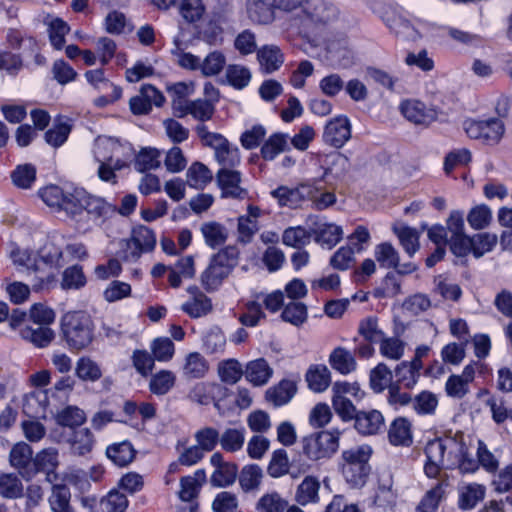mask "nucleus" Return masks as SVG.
I'll return each mask as SVG.
<instances>
[{
  "instance_id": "1",
  "label": "nucleus",
  "mask_w": 512,
  "mask_h": 512,
  "mask_svg": "<svg viewBox=\"0 0 512 512\" xmlns=\"http://www.w3.org/2000/svg\"><path fill=\"white\" fill-rule=\"evenodd\" d=\"M94 325L91 317L82 311H71L61 318V332L70 349L82 350L93 341Z\"/></svg>"
},
{
  "instance_id": "2",
  "label": "nucleus",
  "mask_w": 512,
  "mask_h": 512,
  "mask_svg": "<svg viewBox=\"0 0 512 512\" xmlns=\"http://www.w3.org/2000/svg\"><path fill=\"white\" fill-rule=\"evenodd\" d=\"M371 455L372 449L368 445L353 447L342 452V474L352 488H360L366 483L370 472Z\"/></svg>"
},
{
  "instance_id": "3",
  "label": "nucleus",
  "mask_w": 512,
  "mask_h": 512,
  "mask_svg": "<svg viewBox=\"0 0 512 512\" xmlns=\"http://www.w3.org/2000/svg\"><path fill=\"white\" fill-rule=\"evenodd\" d=\"M238 264V251L226 247L216 253L201 274V284L207 291H215Z\"/></svg>"
},
{
  "instance_id": "4",
  "label": "nucleus",
  "mask_w": 512,
  "mask_h": 512,
  "mask_svg": "<svg viewBox=\"0 0 512 512\" xmlns=\"http://www.w3.org/2000/svg\"><path fill=\"white\" fill-rule=\"evenodd\" d=\"M338 430L320 431L302 438V453L311 461L331 458L339 448Z\"/></svg>"
},
{
  "instance_id": "5",
  "label": "nucleus",
  "mask_w": 512,
  "mask_h": 512,
  "mask_svg": "<svg viewBox=\"0 0 512 512\" xmlns=\"http://www.w3.org/2000/svg\"><path fill=\"white\" fill-rule=\"evenodd\" d=\"M463 129L470 139L481 141L486 145H496L503 138L505 125L500 118L484 120L466 119Z\"/></svg>"
},
{
  "instance_id": "6",
  "label": "nucleus",
  "mask_w": 512,
  "mask_h": 512,
  "mask_svg": "<svg viewBox=\"0 0 512 512\" xmlns=\"http://www.w3.org/2000/svg\"><path fill=\"white\" fill-rule=\"evenodd\" d=\"M306 21L314 24H328L337 19L338 8L326 0H306L302 6Z\"/></svg>"
},
{
  "instance_id": "7",
  "label": "nucleus",
  "mask_w": 512,
  "mask_h": 512,
  "mask_svg": "<svg viewBox=\"0 0 512 512\" xmlns=\"http://www.w3.org/2000/svg\"><path fill=\"white\" fill-rule=\"evenodd\" d=\"M30 445L25 442L15 444L9 454V461L12 467L17 469L21 476L29 480L36 475V468L33 467L34 458Z\"/></svg>"
},
{
  "instance_id": "8",
  "label": "nucleus",
  "mask_w": 512,
  "mask_h": 512,
  "mask_svg": "<svg viewBox=\"0 0 512 512\" xmlns=\"http://www.w3.org/2000/svg\"><path fill=\"white\" fill-rule=\"evenodd\" d=\"M351 138V124L348 117L340 115L325 126L323 140L335 148H341Z\"/></svg>"
},
{
  "instance_id": "9",
  "label": "nucleus",
  "mask_w": 512,
  "mask_h": 512,
  "mask_svg": "<svg viewBox=\"0 0 512 512\" xmlns=\"http://www.w3.org/2000/svg\"><path fill=\"white\" fill-rule=\"evenodd\" d=\"M216 180L224 198L244 199L247 190L240 186L241 173L234 169L221 168L216 174Z\"/></svg>"
},
{
  "instance_id": "10",
  "label": "nucleus",
  "mask_w": 512,
  "mask_h": 512,
  "mask_svg": "<svg viewBox=\"0 0 512 512\" xmlns=\"http://www.w3.org/2000/svg\"><path fill=\"white\" fill-rule=\"evenodd\" d=\"M227 389L218 383L198 382L190 390L188 397L191 401L200 405L214 406L219 409V399L226 395Z\"/></svg>"
},
{
  "instance_id": "11",
  "label": "nucleus",
  "mask_w": 512,
  "mask_h": 512,
  "mask_svg": "<svg viewBox=\"0 0 512 512\" xmlns=\"http://www.w3.org/2000/svg\"><path fill=\"white\" fill-rule=\"evenodd\" d=\"M115 145L112 138H99L96 140L94 156L99 163L98 176L102 181L116 182V174L112 167V157L102 154L103 149L112 148Z\"/></svg>"
},
{
  "instance_id": "12",
  "label": "nucleus",
  "mask_w": 512,
  "mask_h": 512,
  "mask_svg": "<svg viewBox=\"0 0 512 512\" xmlns=\"http://www.w3.org/2000/svg\"><path fill=\"white\" fill-rule=\"evenodd\" d=\"M96 439L89 428L73 429L67 437L70 453L74 456H86L94 448Z\"/></svg>"
},
{
  "instance_id": "13",
  "label": "nucleus",
  "mask_w": 512,
  "mask_h": 512,
  "mask_svg": "<svg viewBox=\"0 0 512 512\" xmlns=\"http://www.w3.org/2000/svg\"><path fill=\"white\" fill-rule=\"evenodd\" d=\"M400 111L408 121L417 125H428L436 117L434 112L427 109L424 103L414 99L402 101Z\"/></svg>"
},
{
  "instance_id": "14",
  "label": "nucleus",
  "mask_w": 512,
  "mask_h": 512,
  "mask_svg": "<svg viewBox=\"0 0 512 512\" xmlns=\"http://www.w3.org/2000/svg\"><path fill=\"white\" fill-rule=\"evenodd\" d=\"M191 299L183 303L181 306L182 311L192 318H200L207 315L212 310V303L203 292L196 286L188 288Z\"/></svg>"
},
{
  "instance_id": "15",
  "label": "nucleus",
  "mask_w": 512,
  "mask_h": 512,
  "mask_svg": "<svg viewBox=\"0 0 512 512\" xmlns=\"http://www.w3.org/2000/svg\"><path fill=\"white\" fill-rule=\"evenodd\" d=\"M320 488L321 484L318 477L313 475L305 476L296 488L294 496L295 502L301 506L318 503L320 500Z\"/></svg>"
},
{
  "instance_id": "16",
  "label": "nucleus",
  "mask_w": 512,
  "mask_h": 512,
  "mask_svg": "<svg viewBox=\"0 0 512 512\" xmlns=\"http://www.w3.org/2000/svg\"><path fill=\"white\" fill-rule=\"evenodd\" d=\"M354 420L356 430L362 435H375L384 427V417L378 410L359 411Z\"/></svg>"
},
{
  "instance_id": "17",
  "label": "nucleus",
  "mask_w": 512,
  "mask_h": 512,
  "mask_svg": "<svg viewBox=\"0 0 512 512\" xmlns=\"http://www.w3.org/2000/svg\"><path fill=\"white\" fill-rule=\"evenodd\" d=\"M274 0H248L247 13L251 21L258 24H270L275 19Z\"/></svg>"
},
{
  "instance_id": "18",
  "label": "nucleus",
  "mask_w": 512,
  "mask_h": 512,
  "mask_svg": "<svg viewBox=\"0 0 512 512\" xmlns=\"http://www.w3.org/2000/svg\"><path fill=\"white\" fill-rule=\"evenodd\" d=\"M244 375L246 380L254 386H263L268 383L272 377L273 369L270 367L267 360L258 358L246 364Z\"/></svg>"
},
{
  "instance_id": "19",
  "label": "nucleus",
  "mask_w": 512,
  "mask_h": 512,
  "mask_svg": "<svg viewBox=\"0 0 512 512\" xmlns=\"http://www.w3.org/2000/svg\"><path fill=\"white\" fill-rule=\"evenodd\" d=\"M257 59L262 72L270 74L278 70L284 62V55L276 45H264L257 51Z\"/></svg>"
},
{
  "instance_id": "20",
  "label": "nucleus",
  "mask_w": 512,
  "mask_h": 512,
  "mask_svg": "<svg viewBox=\"0 0 512 512\" xmlns=\"http://www.w3.org/2000/svg\"><path fill=\"white\" fill-rule=\"evenodd\" d=\"M297 392V386L294 381L283 379L277 385L270 387L265 394L266 400L275 407H280L294 397Z\"/></svg>"
},
{
  "instance_id": "21",
  "label": "nucleus",
  "mask_w": 512,
  "mask_h": 512,
  "mask_svg": "<svg viewBox=\"0 0 512 512\" xmlns=\"http://www.w3.org/2000/svg\"><path fill=\"white\" fill-rule=\"evenodd\" d=\"M213 149L215 159L222 168L233 169L240 164L241 157L238 147L231 145L224 136Z\"/></svg>"
},
{
  "instance_id": "22",
  "label": "nucleus",
  "mask_w": 512,
  "mask_h": 512,
  "mask_svg": "<svg viewBox=\"0 0 512 512\" xmlns=\"http://www.w3.org/2000/svg\"><path fill=\"white\" fill-rule=\"evenodd\" d=\"M329 364L342 375H348L357 368L354 354L344 347H336L329 355Z\"/></svg>"
},
{
  "instance_id": "23",
  "label": "nucleus",
  "mask_w": 512,
  "mask_h": 512,
  "mask_svg": "<svg viewBox=\"0 0 512 512\" xmlns=\"http://www.w3.org/2000/svg\"><path fill=\"white\" fill-rule=\"evenodd\" d=\"M136 450L128 440L113 443L106 448V456L117 466H128L136 456Z\"/></svg>"
},
{
  "instance_id": "24",
  "label": "nucleus",
  "mask_w": 512,
  "mask_h": 512,
  "mask_svg": "<svg viewBox=\"0 0 512 512\" xmlns=\"http://www.w3.org/2000/svg\"><path fill=\"white\" fill-rule=\"evenodd\" d=\"M20 336L23 340L37 348H45L54 340L55 333L50 327L40 325L33 327L28 325L21 328Z\"/></svg>"
},
{
  "instance_id": "25",
  "label": "nucleus",
  "mask_w": 512,
  "mask_h": 512,
  "mask_svg": "<svg viewBox=\"0 0 512 512\" xmlns=\"http://www.w3.org/2000/svg\"><path fill=\"white\" fill-rule=\"evenodd\" d=\"M388 438L392 445L410 446L413 441L410 421L404 417L396 418L390 425Z\"/></svg>"
},
{
  "instance_id": "26",
  "label": "nucleus",
  "mask_w": 512,
  "mask_h": 512,
  "mask_svg": "<svg viewBox=\"0 0 512 512\" xmlns=\"http://www.w3.org/2000/svg\"><path fill=\"white\" fill-rule=\"evenodd\" d=\"M48 503L52 512H75L71 505L70 489L64 484L52 486Z\"/></svg>"
},
{
  "instance_id": "27",
  "label": "nucleus",
  "mask_w": 512,
  "mask_h": 512,
  "mask_svg": "<svg viewBox=\"0 0 512 512\" xmlns=\"http://www.w3.org/2000/svg\"><path fill=\"white\" fill-rule=\"evenodd\" d=\"M182 370L185 378L200 379L207 374L209 363L199 352H191L185 357Z\"/></svg>"
},
{
  "instance_id": "28",
  "label": "nucleus",
  "mask_w": 512,
  "mask_h": 512,
  "mask_svg": "<svg viewBox=\"0 0 512 512\" xmlns=\"http://www.w3.org/2000/svg\"><path fill=\"white\" fill-rule=\"evenodd\" d=\"M287 150H289L288 135L284 133H274L265 140L260 153L264 160L272 161L279 154Z\"/></svg>"
},
{
  "instance_id": "29",
  "label": "nucleus",
  "mask_w": 512,
  "mask_h": 512,
  "mask_svg": "<svg viewBox=\"0 0 512 512\" xmlns=\"http://www.w3.org/2000/svg\"><path fill=\"white\" fill-rule=\"evenodd\" d=\"M84 212L94 219L106 218L116 212V207L106 202L103 198L88 194L85 191Z\"/></svg>"
},
{
  "instance_id": "30",
  "label": "nucleus",
  "mask_w": 512,
  "mask_h": 512,
  "mask_svg": "<svg viewBox=\"0 0 512 512\" xmlns=\"http://www.w3.org/2000/svg\"><path fill=\"white\" fill-rule=\"evenodd\" d=\"M314 234L316 242L332 248L341 240L343 231L338 225L319 222L316 224Z\"/></svg>"
},
{
  "instance_id": "31",
  "label": "nucleus",
  "mask_w": 512,
  "mask_h": 512,
  "mask_svg": "<svg viewBox=\"0 0 512 512\" xmlns=\"http://www.w3.org/2000/svg\"><path fill=\"white\" fill-rule=\"evenodd\" d=\"M200 231L204 237L205 243L211 248L221 246L227 240V230L218 222H204L201 225Z\"/></svg>"
},
{
  "instance_id": "32",
  "label": "nucleus",
  "mask_w": 512,
  "mask_h": 512,
  "mask_svg": "<svg viewBox=\"0 0 512 512\" xmlns=\"http://www.w3.org/2000/svg\"><path fill=\"white\" fill-rule=\"evenodd\" d=\"M482 393L489 396L485 401V405L490 409L492 419L495 423L502 424L507 419L512 420V409L507 406L503 397L490 395L488 390H484Z\"/></svg>"
},
{
  "instance_id": "33",
  "label": "nucleus",
  "mask_w": 512,
  "mask_h": 512,
  "mask_svg": "<svg viewBox=\"0 0 512 512\" xmlns=\"http://www.w3.org/2000/svg\"><path fill=\"white\" fill-rule=\"evenodd\" d=\"M308 386L314 392H323L331 382V372L325 365L311 367L306 374Z\"/></svg>"
},
{
  "instance_id": "34",
  "label": "nucleus",
  "mask_w": 512,
  "mask_h": 512,
  "mask_svg": "<svg viewBox=\"0 0 512 512\" xmlns=\"http://www.w3.org/2000/svg\"><path fill=\"white\" fill-rule=\"evenodd\" d=\"M485 497V487L471 483L460 489L459 508L462 510L473 509Z\"/></svg>"
},
{
  "instance_id": "35",
  "label": "nucleus",
  "mask_w": 512,
  "mask_h": 512,
  "mask_svg": "<svg viewBox=\"0 0 512 512\" xmlns=\"http://www.w3.org/2000/svg\"><path fill=\"white\" fill-rule=\"evenodd\" d=\"M422 366H418L411 361H403L395 368L397 382L406 388H413L421 375Z\"/></svg>"
},
{
  "instance_id": "36",
  "label": "nucleus",
  "mask_w": 512,
  "mask_h": 512,
  "mask_svg": "<svg viewBox=\"0 0 512 512\" xmlns=\"http://www.w3.org/2000/svg\"><path fill=\"white\" fill-rule=\"evenodd\" d=\"M75 373L79 379L88 382H96L102 377L99 364L88 356L80 357L77 360Z\"/></svg>"
},
{
  "instance_id": "37",
  "label": "nucleus",
  "mask_w": 512,
  "mask_h": 512,
  "mask_svg": "<svg viewBox=\"0 0 512 512\" xmlns=\"http://www.w3.org/2000/svg\"><path fill=\"white\" fill-rule=\"evenodd\" d=\"M176 376L170 370H161L152 375L149 382L151 393L157 396L167 394L175 385Z\"/></svg>"
},
{
  "instance_id": "38",
  "label": "nucleus",
  "mask_w": 512,
  "mask_h": 512,
  "mask_svg": "<svg viewBox=\"0 0 512 512\" xmlns=\"http://www.w3.org/2000/svg\"><path fill=\"white\" fill-rule=\"evenodd\" d=\"M187 183L196 189H203L212 180L210 169L200 162L193 163L187 170Z\"/></svg>"
},
{
  "instance_id": "39",
  "label": "nucleus",
  "mask_w": 512,
  "mask_h": 512,
  "mask_svg": "<svg viewBox=\"0 0 512 512\" xmlns=\"http://www.w3.org/2000/svg\"><path fill=\"white\" fill-rule=\"evenodd\" d=\"M84 190H75L73 193L66 194L65 200L60 210H63L71 219L79 221L84 214Z\"/></svg>"
},
{
  "instance_id": "40",
  "label": "nucleus",
  "mask_w": 512,
  "mask_h": 512,
  "mask_svg": "<svg viewBox=\"0 0 512 512\" xmlns=\"http://www.w3.org/2000/svg\"><path fill=\"white\" fill-rule=\"evenodd\" d=\"M86 421L85 412L77 406L69 405L63 408L56 415V422L63 426L69 427L72 430L80 427Z\"/></svg>"
},
{
  "instance_id": "41",
  "label": "nucleus",
  "mask_w": 512,
  "mask_h": 512,
  "mask_svg": "<svg viewBox=\"0 0 512 512\" xmlns=\"http://www.w3.org/2000/svg\"><path fill=\"white\" fill-rule=\"evenodd\" d=\"M400 243L409 256H413L419 249V233L415 228L406 225L393 228Z\"/></svg>"
},
{
  "instance_id": "42",
  "label": "nucleus",
  "mask_w": 512,
  "mask_h": 512,
  "mask_svg": "<svg viewBox=\"0 0 512 512\" xmlns=\"http://www.w3.org/2000/svg\"><path fill=\"white\" fill-rule=\"evenodd\" d=\"M23 494V484L17 475L4 473L0 475V495L6 499H16Z\"/></svg>"
},
{
  "instance_id": "43",
  "label": "nucleus",
  "mask_w": 512,
  "mask_h": 512,
  "mask_svg": "<svg viewBox=\"0 0 512 512\" xmlns=\"http://www.w3.org/2000/svg\"><path fill=\"white\" fill-rule=\"evenodd\" d=\"M290 463L288 453L284 449H277L272 453L267 467V473L272 478H280L290 473Z\"/></svg>"
},
{
  "instance_id": "44",
  "label": "nucleus",
  "mask_w": 512,
  "mask_h": 512,
  "mask_svg": "<svg viewBox=\"0 0 512 512\" xmlns=\"http://www.w3.org/2000/svg\"><path fill=\"white\" fill-rule=\"evenodd\" d=\"M132 242L139 250L136 256L138 257L143 252H150L156 245V237L150 228L140 226L133 230Z\"/></svg>"
},
{
  "instance_id": "45",
  "label": "nucleus",
  "mask_w": 512,
  "mask_h": 512,
  "mask_svg": "<svg viewBox=\"0 0 512 512\" xmlns=\"http://www.w3.org/2000/svg\"><path fill=\"white\" fill-rule=\"evenodd\" d=\"M160 151L156 148H143L136 155L134 166L141 173L160 166Z\"/></svg>"
},
{
  "instance_id": "46",
  "label": "nucleus",
  "mask_w": 512,
  "mask_h": 512,
  "mask_svg": "<svg viewBox=\"0 0 512 512\" xmlns=\"http://www.w3.org/2000/svg\"><path fill=\"white\" fill-rule=\"evenodd\" d=\"M58 464V450L49 447L37 453L34 458L33 467L36 468V474L40 471L51 473L57 468Z\"/></svg>"
},
{
  "instance_id": "47",
  "label": "nucleus",
  "mask_w": 512,
  "mask_h": 512,
  "mask_svg": "<svg viewBox=\"0 0 512 512\" xmlns=\"http://www.w3.org/2000/svg\"><path fill=\"white\" fill-rule=\"evenodd\" d=\"M379 345L380 354L384 358L398 361L404 356L406 343L398 337H384Z\"/></svg>"
},
{
  "instance_id": "48",
  "label": "nucleus",
  "mask_w": 512,
  "mask_h": 512,
  "mask_svg": "<svg viewBox=\"0 0 512 512\" xmlns=\"http://www.w3.org/2000/svg\"><path fill=\"white\" fill-rule=\"evenodd\" d=\"M498 242V237L494 233L484 232L475 234L471 237L472 254L475 258H480L484 254L493 250Z\"/></svg>"
},
{
  "instance_id": "49",
  "label": "nucleus",
  "mask_w": 512,
  "mask_h": 512,
  "mask_svg": "<svg viewBox=\"0 0 512 512\" xmlns=\"http://www.w3.org/2000/svg\"><path fill=\"white\" fill-rule=\"evenodd\" d=\"M392 371L384 363H379L370 372V387L376 393L384 391L391 386Z\"/></svg>"
},
{
  "instance_id": "50",
  "label": "nucleus",
  "mask_w": 512,
  "mask_h": 512,
  "mask_svg": "<svg viewBox=\"0 0 512 512\" xmlns=\"http://www.w3.org/2000/svg\"><path fill=\"white\" fill-rule=\"evenodd\" d=\"M281 317L285 322L300 326L307 320V306L302 302L292 301L284 307Z\"/></svg>"
},
{
  "instance_id": "51",
  "label": "nucleus",
  "mask_w": 512,
  "mask_h": 512,
  "mask_svg": "<svg viewBox=\"0 0 512 512\" xmlns=\"http://www.w3.org/2000/svg\"><path fill=\"white\" fill-rule=\"evenodd\" d=\"M245 441V430L229 428L226 429L221 435L219 443L223 450L227 452L239 451Z\"/></svg>"
},
{
  "instance_id": "52",
  "label": "nucleus",
  "mask_w": 512,
  "mask_h": 512,
  "mask_svg": "<svg viewBox=\"0 0 512 512\" xmlns=\"http://www.w3.org/2000/svg\"><path fill=\"white\" fill-rule=\"evenodd\" d=\"M263 477L262 469L257 464H250L243 467L240 476L239 483L244 491H251L261 483Z\"/></svg>"
},
{
  "instance_id": "53",
  "label": "nucleus",
  "mask_w": 512,
  "mask_h": 512,
  "mask_svg": "<svg viewBox=\"0 0 512 512\" xmlns=\"http://www.w3.org/2000/svg\"><path fill=\"white\" fill-rule=\"evenodd\" d=\"M218 374L223 382L235 384L241 379L244 374V370L238 360L228 359L219 364Z\"/></svg>"
},
{
  "instance_id": "54",
  "label": "nucleus",
  "mask_w": 512,
  "mask_h": 512,
  "mask_svg": "<svg viewBox=\"0 0 512 512\" xmlns=\"http://www.w3.org/2000/svg\"><path fill=\"white\" fill-rule=\"evenodd\" d=\"M288 502L277 492L264 494L257 502L258 512H284Z\"/></svg>"
},
{
  "instance_id": "55",
  "label": "nucleus",
  "mask_w": 512,
  "mask_h": 512,
  "mask_svg": "<svg viewBox=\"0 0 512 512\" xmlns=\"http://www.w3.org/2000/svg\"><path fill=\"white\" fill-rule=\"evenodd\" d=\"M194 438L201 450L207 453L215 449L219 443L220 434L217 429L206 426L197 430L194 434Z\"/></svg>"
},
{
  "instance_id": "56",
  "label": "nucleus",
  "mask_w": 512,
  "mask_h": 512,
  "mask_svg": "<svg viewBox=\"0 0 512 512\" xmlns=\"http://www.w3.org/2000/svg\"><path fill=\"white\" fill-rule=\"evenodd\" d=\"M438 406L437 396L430 391H422L412 401L414 411L419 415H431Z\"/></svg>"
},
{
  "instance_id": "57",
  "label": "nucleus",
  "mask_w": 512,
  "mask_h": 512,
  "mask_svg": "<svg viewBox=\"0 0 512 512\" xmlns=\"http://www.w3.org/2000/svg\"><path fill=\"white\" fill-rule=\"evenodd\" d=\"M375 258L383 268L398 267L399 254L388 242L381 243L375 247Z\"/></svg>"
},
{
  "instance_id": "58",
  "label": "nucleus",
  "mask_w": 512,
  "mask_h": 512,
  "mask_svg": "<svg viewBox=\"0 0 512 512\" xmlns=\"http://www.w3.org/2000/svg\"><path fill=\"white\" fill-rule=\"evenodd\" d=\"M491 220V209L485 204L473 207L467 215L469 225L475 230L486 228L490 224Z\"/></svg>"
},
{
  "instance_id": "59",
  "label": "nucleus",
  "mask_w": 512,
  "mask_h": 512,
  "mask_svg": "<svg viewBox=\"0 0 512 512\" xmlns=\"http://www.w3.org/2000/svg\"><path fill=\"white\" fill-rule=\"evenodd\" d=\"M69 31V25L60 18H55L49 23V40L56 50H61L64 47L65 36Z\"/></svg>"
},
{
  "instance_id": "60",
  "label": "nucleus",
  "mask_w": 512,
  "mask_h": 512,
  "mask_svg": "<svg viewBox=\"0 0 512 512\" xmlns=\"http://www.w3.org/2000/svg\"><path fill=\"white\" fill-rule=\"evenodd\" d=\"M358 333L365 341L370 343H380L384 338V332L378 326V320L375 317H368L362 320L358 327Z\"/></svg>"
},
{
  "instance_id": "61",
  "label": "nucleus",
  "mask_w": 512,
  "mask_h": 512,
  "mask_svg": "<svg viewBox=\"0 0 512 512\" xmlns=\"http://www.w3.org/2000/svg\"><path fill=\"white\" fill-rule=\"evenodd\" d=\"M228 83L236 89H243L251 80V72L242 65H229L226 69Z\"/></svg>"
},
{
  "instance_id": "62",
  "label": "nucleus",
  "mask_w": 512,
  "mask_h": 512,
  "mask_svg": "<svg viewBox=\"0 0 512 512\" xmlns=\"http://www.w3.org/2000/svg\"><path fill=\"white\" fill-rule=\"evenodd\" d=\"M311 234L303 227H289L284 230L282 241L285 245L301 248L310 242Z\"/></svg>"
},
{
  "instance_id": "63",
  "label": "nucleus",
  "mask_w": 512,
  "mask_h": 512,
  "mask_svg": "<svg viewBox=\"0 0 512 512\" xmlns=\"http://www.w3.org/2000/svg\"><path fill=\"white\" fill-rule=\"evenodd\" d=\"M14 185L28 189L36 180V169L31 164L19 165L11 174Z\"/></svg>"
},
{
  "instance_id": "64",
  "label": "nucleus",
  "mask_w": 512,
  "mask_h": 512,
  "mask_svg": "<svg viewBox=\"0 0 512 512\" xmlns=\"http://www.w3.org/2000/svg\"><path fill=\"white\" fill-rule=\"evenodd\" d=\"M46 396L42 393H30L25 396L23 402V411L30 417H40L45 414Z\"/></svg>"
}]
</instances>
